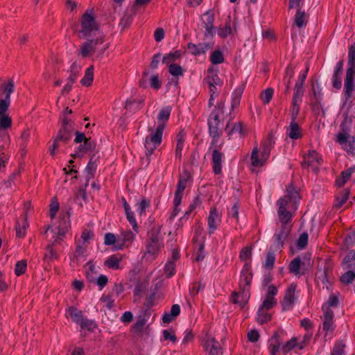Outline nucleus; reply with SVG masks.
<instances>
[{"mask_svg":"<svg viewBox=\"0 0 355 355\" xmlns=\"http://www.w3.org/2000/svg\"><path fill=\"white\" fill-rule=\"evenodd\" d=\"M355 76V72H354L353 69L347 70L346 77L345 79L344 89H345V96L346 101H348L351 96L352 91L354 89V78Z\"/></svg>","mask_w":355,"mask_h":355,"instance_id":"nucleus-20","label":"nucleus"},{"mask_svg":"<svg viewBox=\"0 0 355 355\" xmlns=\"http://www.w3.org/2000/svg\"><path fill=\"white\" fill-rule=\"evenodd\" d=\"M213 48V44L210 42H200L198 44L189 42L187 44V49L193 55H200L205 53L209 49Z\"/></svg>","mask_w":355,"mask_h":355,"instance_id":"nucleus-17","label":"nucleus"},{"mask_svg":"<svg viewBox=\"0 0 355 355\" xmlns=\"http://www.w3.org/2000/svg\"><path fill=\"white\" fill-rule=\"evenodd\" d=\"M268 310L259 307L257 311V322L260 324L267 322L271 319V315L267 312Z\"/></svg>","mask_w":355,"mask_h":355,"instance_id":"nucleus-47","label":"nucleus"},{"mask_svg":"<svg viewBox=\"0 0 355 355\" xmlns=\"http://www.w3.org/2000/svg\"><path fill=\"white\" fill-rule=\"evenodd\" d=\"M180 55L181 54L179 51L169 53L163 57L162 61L166 64H171L172 62L176 61L180 57Z\"/></svg>","mask_w":355,"mask_h":355,"instance_id":"nucleus-52","label":"nucleus"},{"mask_svg":"<svg viewBox=\"0 0 355 355\" xmlns=\"http://www.w3.org/2000/svg\"><path fill=\"white\" fill-rule=\"evenodd\" d=\"M252 280L251 266L249 263H245L241 272L239 292H234L231 297L234 304H239L241 308L245 306L250 298V286Z\"/></svg>","mask_w":355,"mask_h":355,"instance_id":"nucleus-3","label":"nucleus"},{"mask_svg":"<svg viewBox=\"0 0 355 355\" xmlns=\"http://www.w3.org/2000/svg\"><path fill=\"white\" fill-rule=\"evenodd\" d=\"M322 162V157L315 150H311L309 151L308 155L304 156V161L302 165L304 168L311 167L316 173Z\"/></svg>","mask_w":355,"mask_h":355,"instance_id":"nucleus-10","label":"nucleus"},{"mask_svg":"<svg viewBox=\"0 0 355 355\" xmlns=\"http://www.w3.org/2000/svg\"><path fill=\"white\" fill-rule=\"evenodd\" d=\"M258 153L259 150L257 147H255L254 148L251 155L252 165L256 167L263 166L266 162L265 160H263L262 157H259Z\"/></svg>","mask_w":355,"mask_h":355,"instance_id":"nucleus-44","label":"nucleus"},{"mask_svg":"<svg viewBox=\"0 0 355 355\" xmlns=\"http://www.w3.org/2000/svg\"><path fill=\"white\" fill-rule=\"evenodd\" d=\"M312 90H313V100L315 101L313 103L315 105H320L322 100L323 94L322 92V89L320 88L319 84L316 83L315 85H312Z\"/></svg>","mask_w":355,"mask_h":355,"instance_id":"nucleus-36","label":"nucleus"},{"mask_svg":"<svg viewBox=\"0 0 355 355\" xmlns=\"http://www.w3.org/2000/svg\"><path fill=\"white\" fill-rule=\"evenodd\" d=\"M275 141L272 135H270L267 141L263 145V149L261 151V157L265 162L268 159L270 153L272 146L274 144Z\"/></svg>","mask_w":355,"mask_h":355,"instance_id":"nucleus-32","label":"nucleus"},{"mask_svg":"<svg viewBox=\"0 0 355 355\" xmlns=\"http://www.w3.org/2000/svg\"><path fill=\"white\" fill-rule=\"evenodd\" d=\"M344 61L340 60L337 64L334 69V72L332 76L333 87L337 89L341 88L342 86V74L343 71Z\"/></svg>","mask_w":355,"mask_h":355,"instance_id":"nucleus-22","label":"nucleus"},{"mask_svg":"<svg viewBox=\"0 0 355 355\" xmlns=\"http://www.w3.org/2000/svg\"><path fill=\"white\" fill-rule=\"evenodd\" d=\"M348 68L347 70L353 69L355 72V44L349 47L348 53Z\"/></svg>","mask_w":355,"mask_h":355,"instance_id":"nucleus-42","label":"nucleus"},{"mask_svg":"<svg viewBox=\"0 0 355 355\" xmlns=\"http://www.w3.org/2000/svg\"><path fill=\"white\" fill-rule=\"evenodd\" d=\"M275 261V254L272 252H268L266 255L264 267L268 270L272 269L274 267Z\"/></svg>","mask_w":355,"mask_h":355,"instance_id":"nucleus-58","label":"nucleus"},{"mask_svg":"<svg viewBox=\"0 0 355 355\" xmlns=\"http://www.w3.org/2000/svg\"><path fill=\"white\" fill-rule=\"evenodd\" d=\"M224 157V153L219 150V149L216 148L212 150L211 163L213 171L216 175H219L222 172V162Z\"/></svg>","mask_w":355,"mask_h":355,"instance_id":"nucleus-18","label":"nucleus"},{"mask_svg":"<svg viewBox=\"0 0 355 355\" xmlns=\"http://www.w3.org/2000/svg\"><path fill=\"white\" fill-rule=\"evenodd\" d=\"M80 66L76 62H73L70 67V75L67 81L70 82V83H74L80 71Z\"/></svg>","mask_w":355,"mask_h":355,"instance_id":"nucleus-38","label":"nucleus"},{"mask_svg":"<svg viewBox=\"0 0 355 355\" xmlns=\"http://www.w3.org/2000/svg\"><path fill=\"white\" fill-rule=\"evenodd\" d=\"M27 226H28V223H27L26 219L23 222L22 226L20 225L19 222H17L15 230H16V235L17 237L21 238L25 236V230Z\"/></svg>","mask_w":355,"mask_h":355,"instance_id":"nucleus-62","label":"nucleus"},{"mask_svg":"<svg viewBox=\"0 0 355 355\" xmlns=\"http://www.w3.org/2000/svg\"><path fill=\"white\" fill-rule=\"evenodd\" d=\"M27 267V262L23 259L17 261L15 265V273L17 276H20L24 274Z\"/></svg>","mask_w":355,"mask_h":355,"instance_id":"nucleus-55","label":"nucleus"},{"mask_svg":"<svg viewBox=\"0 0 355 355\" xmlns=\"http://www.w3.org/2000/svg\"><path fill=\"white\" fill-rule=\"evenodd\" d=\"M159 234L158 230H151L148 233L149 238L146 242L145 256L152 259H155L162 247V241Z\"/></svg>","mask_w":355,"mask_h":355,"instance_id":"nucleus-8","label":"nucleus"},{"mask_svg":"<svg viewBox=\"0 0 355 355\" xmlns=\"http://www.w3.org/2000/svg\"><path fill=\"white\" fill-rule=\"evenodd\" d=\"M210 61L214 64H221L224 62V56L221 51L215 50L210 55Z\"/></svg>","mask_w":355,"mask_h":355,"instance_id":"nucleus-50","label":"nucleus"},{"mask_svg":"<svg viewBox=\"0 0 355 355\" xmlns=\"http://www.w3.org/2000/svg\"><path fill=\"white\" fill-rule=\"evenodd\" d=\"M165 272L168 277H172L175 272V263L173 261H168L164 268Z\"/></svg>","mask_w":355,"mask_h":355,"instance_id":"nucleus-63","label":"nucleus"},{"mask_svg":"<svg viewBox=\"0 0 355 355\" xmlns=\"http://www.w3.org/2000/svg\"><path fill=\"white\" fill-rule=\"evenodd\" d=\"M121 261V257L114 254L109 257L105 261V265L109 268L118 269L119 268V263Z\"/></svg>","mask_w":355,"mask_h":355,"instance_id":"nucleus-40","label":"nucleus"},{"mask_svg":"<svg viewBox=\"0 0 355 355\" xmlns=\"http://www.w3.org/2000/svg\"><path fill=\"white\" fill-rule=\"evenodd\" d=\"M354 279L355 270L352 269L347 271L340 277V281L345 284H349L352 283Z\"/></svg>","mask_w":355,"mask_h":355,"instance_id":"nucleus-51","label":"nucleus"},{"mask_svg":"<svg viewBox=\"0 0 355 355\" xmlns=\"http://www.w3.org/2000/svg\"><path fill=\"white\" fill-rule=\"evenodd\" d=\"M243 92V88L242 87H238L233 92L232 95L231 111L234 110V108L237 107L240 105ZM230 114L231 115V113H230Z\"/></svg>","mask_w":355,"mask_h":355,"instance_id":"nucleus-33","label":"nucleus"},{"mask_svg":"<svg viewBox=\"0 0 355 355\" xmlns=\"http://www.w3.org/2000/svg\"><path fill=\"white\" fill-rule=\"evenodd\" d=\"M225 103L220 101L217 107L211 113L208 119L209 134L210 136L222 135V131L219 130V112H223Z\"/></svg>","mask_w":355,"mask_h":355,"instance_id":"nucleus-9","label":"nucleus"},{"mask_svg":"<svg viewBox=\"0 0 355 355\" xmlns=\"http://www.w3.org/2000/svg\"><path fill=\"white\" fill-rule=\"evenodd\" d=\"M96 168H97L96 159H94V155H93L90 158V160L89 161L87 166L85 168V172L87 173V175H86L87 182L85 184V187L87 186L88 182L89 181V180H91L94 178Z\"/></svg>","mask_w":355,"mask_h":355,"instance_id":"nucleus-26","label":"nucleus"},{"mask_svg":"<svg viewBox=\"0 0 355 355\" xmlns=\"http://www.w3.org/2000/svg\"><path fill=\"white\" fill-rule=\"evenodd\" d=\"M274 90L272 88H268L263 91L260 97L263 104H268L272 98Z\"/></svg>","mask_w":355,"mask_h":355,"instance_id":"nucleus-57","label":"nucleus"},{"mask_svg":"<svg viewBox=\"0 0 355 355\" xmlns=\"http://www.w3.org/2000/svg\"><path fill=\"white\" fill-rule=\"evenodd\" d=\"M295 290L296 285L293 284H291L289 287L287 288L284 300L282 302L283 310L287 311L291 309V308L292 307V305L294 304L295 300Z\"/></svg>","mask_w":355,"mask_h":355,"instance_id":"nucleus-19","label":"nucleus"},{"mask_svg":"<svg viewBox=\"0 0 355 355\" xmlns=\"http://www.w3.org/2000/svg\"><path fill=\"white\" fill-rule=\"evenodd\" d=\"M336 141L348 153L355 154V137L354 136H350L345 132H340L337 135Z\"/></svg>","mask_w":355,"mask_h":355,"instance_id":"nucleus-11","label":"nucleus"},{"mask_svg":"<svg viewBox=\"0 0 355 355\" xmlns=\"http://www.w3.org/2000/svg\"><path fill=\"white\" fill-rule=\"evenodd\" d=\"M342 266L345 269L355 270V250H350L342 261Z\"/></svg>","mask_w":355,"mask_h":355,"instance_id":"nucleus-27","label":"nucleus"},{"mask_svg":"<svg viewBox=\"0 0 355 355\" xmlns=\"http://www.w3.org/2000/svg\"><path fill=\"white\" fill-rule=\"evenodd\" d=\"M53 244H49L46 247V253L44 256V260L50 262L58 258L57 252L53 249Z\"/></svg>","mask_w":355,"mask_h":355,"instance_id":"nucleus-48","label":"nucleus"},{"mask_svg":"<svg viewBox=\"0 0 355 355\" xmlns=\"http://www.w3.org/2000/svg\"><path fill=\"white\" fill-rule=\"evenodd\" d=\"M104 35L98 33L96 39L86 38L87 41L83 42L80 46V54L83 58L89 57L92 54L97 53V55H101L109 47V44H105L101 49L97 46L104 43Z\"/></svg>","mask_w":355,"mask_h":355,"instance_id":"nucleus-5","label":"nucleus"},{"mask_svg":"<svg viewBox=\"0 0 355 355\" xmlns=\"http://www.w3.org/2000/svg\"><path fill=\"white\" fill-rule=\"evenodd\" d=\"M287 135L292 139H298L302 137V130L297 121H291L287 128Z\"/></svg>","mask_w":355,"mask_h":355,"instance_id":"nucleus-24","label":"nucleus"},{"mask_svg":"<svg viewBox=\"0 0 355 355\" xmlns=\"http://www.w3.org/2000/svg\"><path fill=\"white\" fill-rule=\"evenodd\" d=\"M12 125V119L8 114L0 115V129L6 130Z\"/></svg>","mask_w":355,"mask_h":355,"instance_id":"nucleus-54","label":"nucleus"},{"mask_svg":"<svg viewBox=\"0 0 355 355\" xmlns=\"http://www.w3.org/2000/svg\"><path fill=\"white\" fill-rule=\"evenodd\" d=\"M81 28L79 31L80 38L86 39L92 36H96V33H99V25L94 16V10H87L82 16L80 21Z\"/></svg>","mask_w":355,"mask_h":355,"instance_id":"nucleus-4","label":"nucleus"},{"mask_svg":"<svg viewBox=\"0 0 355 355\" xmlns=\"http://www.w3.org/2000/svg\"><path fill=\"white\" fill-rule=\"evenodd\" d=\"M73 132V121L71 118L65 116L64 119H62L61 128L54 139L59 143L67 144L71 140Z\"/></svg>","mask_w":355,"mask_h":355,"instance_id":"nucleus-7","label":"nucleus"},{"mask_svg":"<svg viewBox=\"0 0 355 355\" xmlns=\"http://www.w3.org/2000/svg\"><path fill=\"white\" fill-rule=\"evenodd\" d=\"M208 76L205 78V82L208 85H218L220 83V79L218 74L214 73L211 69H208Z\"/></svg>","mask_w":355,"mask_h":355,"instance_id":"nucleus-39","label":"nucleus"},{"mask_svg":"<svg viewBox=\"0 0 355 355\" xmlns=\"http://www.w3.org/2000/svg\"><path fill=\"white\" fill-rule=\"evenodd\" d=\"M3 89L6 94L4 99L10 101V94L15 91V83L12 78L8 80L7 84L4 85Z\"/></svg>","mask_w":355,"mask_h":355,"instance_id":"nucleus-49","label":"nucleus"},{"mask_svg":"<svg viewBox=\"0 0 355 355\" xmlns=\"http://www.w3.org/2000/svg\"><path fill=\"white\" fill-rule=\"evenodd\" d=\"M171 112L170 107H163L157 116V126L155 129L148 128L149 135L145 139V157L142 158L143 162L148 165L150 163V157L153 153L155 149L162 144L164 130L169 119Z\"/></svg>","mask_w":355,"mask_h":355,"instance_id":"nucleus-1","label":"nucleus"},{"mask_svg":"<svg viewBox=\"0 0 355 355\" xmlns=\"http://www.w3.org/2000/svg\"><path fill=\"white\" fill-rule=\"evenodd\" d=\"M168 71L172 76L175 77H178L183 75L182 68L177 64H170L168 66Z\"/></svg>","mask_w":355,"mask_h":355,"instance_id":"nucleus-56","label":"nucleus"},{"mask_svg":"<svg viewBox=\"0 0 355 355\" xmlns=\"http://www.w3.org/2000/svg\"><path fill=\"white\" fill-rule=\"evenodd\" d=\"M232 33V28H231V18L229 16L226 19L225 23V26L223 27H220L218 29V35L221 38H225L227 35Z\"/></svg>","mask_w":355,"mask_h":355,"instance_id":"nucleus-35","label":"nucleus"},{"mask_svg":"<svg viewBox=\"0 0 355 355\" xmlns=\"http://www.w3.org/2000/svg\"><path fill=\"white\" fill-rule=\"evenodd\" d=\"M287 194L277 201L279 205L278 216L282 225H287L292 215L288 209H297L300 200V195L293 185H289L286 189Z\"/></svg>","mask_w":355,"mask_h":355,"instance_id":"nucleus-2","label":"nucleus"},{"mask_svg":"<svg viewBox=\"0 0 355 355\" xmlns=\"http://www.w3.org/2000/svg\"><path fill=\"white\" fill-rule=\"evenodd\" d=\"M306 14L304 11H302L300 9H298L296 12L295 16V24L299 27L302 28L306 24V21L305 19Z\"/></svg>","mask_w":355,"mask_h":355,"instance_id":"nucleus-46","label":"nucleus"},{"mask_svg":"<svg viewBox=\"0 0 355 355\" xmlns=\"http://www.w3.org/2000/svg\"><path fill=\"white\" fill-rule=\"evenodd\" d=\"M354 171V168H349L343 171L341 173V176L336 179V184L338 187H343L349 179Z\"/></svg>","mask_w":355,"mask_h":355,"instance_id":"nucleus-37","label":"nucleus"},{"mask_svg":"<svg viewBox=\"0 0 355 355\" xmlns=\"http://www.w3.org/2000/svg\"><path fill=\"white\" fill-rule=\"evenodd\" d=\"M322 309L323 311L322 329L323 331H326L327 334L328 332H332L334 329V311L330 308L326 306H322Z\"/></svg>","mask_w":355,"mask_h":355,"instance_id":"nucleus-13","label":"nucleus"},{"mask_svg":"<svg viewBox=\"0 0 355 355\" xmlns=\"http://www.w3.org/2000/svg\"><path fill=\"white\" fill-rule=\"evenodd\" d=\"M69 213L67 211L60 219L58 229V233L60 236H64L67 230L70 227Z\"/></svg>","mask_w":355,"mask_h":355,"instance_id":"nucleus-28","label":"nucleus"},{"mask_svg":"<svg viewBox=\"0 0 355 355\" xmlns=\"http://www.w3.org/2000/svg\"><path fill=\"white\" fill-rule=\"evenodd\" d=\"M211 137V141L210 143V146H209V150H211V149H219V150H220V149L222 148L223 144H224V142L223 141H220V138L221 137V135H215V136H210Z\"/></svg>","mask_w":355,"mask_h":355,"instance_id":"nucleus-53","label":"nucleus"},{"mask_svg":"<svg viewBox=\"0 0 355 355\" xmlns=\"http://www.w3.org/2000/svg\"><path fill=\"white\" fill-rule=\"evenodd\" d=\"M68 311L73 321L79 324L84 318L82 314V311H78L73 306L69 307Z\"/></svg>","mask_w":355,"mask_h":355,"instance_id":"nucleus-45","label":"nucleus"},{"mask_svg":"<svg viewBox=\"0 0 355 355\" xmlns=\"http://www.w3.org/2000/svg\"><path fill=\"white\" fill-rule=\"evenodd\" d=\"M204 347L207 350L209 349V355H223L222 348L214 338H209L205 341Z\"/></svg>","mask_w":355,"mask_h":355,"instance_id":"nucleus-23","label":"nucleus"},{"mask_svg":"<svg viewBox=\"0 0 355 355\" xmlns=\"http://www.w3.org/2000/svg\"><path fill=\"white\" fill-rule=\"evenodd\" d=\"M219 218L218 213L216 209L212 208L210 210L209 215L208 216L207 223L209 227V233L211 234L217 228V220Z\"/></svg>","mask_w":355,"mask_h":355,"instance_id":"nucleus-25","label":"nucleus"},{"mask_svg":"<svg viewBox=\"0 0 355 355\" xmlns=\"http://www.w3.org/2000/svg\"><path fill=\"white\" fill-rule=\"evenodd\" d=\"M308 71L309 67H306V70L299 76L298 80L296 82L295 85V92L293 97L299 98L300 101H301L302 97L304 95V85L307 76Z\"/></svg>","mask_w":355,"mask_h":355,"instance_id":"nucleus-21","label":"nucleus"},{"mask_svg":"<svg viewBox=\"0 0 355 355\" xmlns=\"http://www.w3.org/2000/svg\"><path fill=\"white\" fill-rule=\"evenodd\" d=\"M189 178L190 175L188 172H185L184 175L180 176L174 196L175 197V203L178 205L181 204L183 193L185 188L187 187V182Z\"/></svg>","mask_w":355,"mask_h":355,"instance_id":"nucleus-15","label":"nucleus"},{"mask_svg":"<svg viewBox=\"0 0 355 355\" xmlns=\"http://www.w3.org/2000/svg\"><path fill=\"white\" fill-rule=\"evenodd\" d=\"M137 211L139 215L141 216L144 213H145L146 208L150 206V202L144 198L141 200V202L137 203Z\"/></svg>","mask_w":355,"mask_h":355,"instance_id":"nucleus-64","label":"nucleus"},{"mask_svg":"<svg viewBox=\"0 0 355 355\" xmlns=\"http://www.w3.org/2000/svg\"><path fill=\"white\" fill-rule=\"evenodd\" d=\"M290 233L289 227L286 225H281V227L277 230L274 236V243L277 248L283 247L284 242L287 240Z\"/></svg>","mask_w":355,"mask_h":355,"instance_id":"nucleus-14","label":"nucleus"},{"mask_svg":"<svg viewBox=\"0 0 355 355\" xmlns=\"http://www.w3.org/2000/svg\"><path fill=\"white\" fill-rule=\"evenodd\" d=\"M334 264L331 259H327L324 261L323 264L318 266L315 272V281L319 284L321 283L323 285V288L329 290L331 282L334 279L333 269Z\"/></svg>","mask_w":355,"mask_h":355,"instance_id":"nucleus-6","label":"nucleus"},{"mask_svg":"<svg viewBox=\"0 0 355 355\" xmlns=\"http://www.w3.org/2000/svg\"><path fill=\"white\" fill-rule=\"evenodd\" d=\"M277 304V300L275 297H266L263 300L262 304L260 306L261 308H263L266 310H269L272 309Z\"/></svg>","mask_w":355,"mask_h":355,"instance_id":"nucleus-59","label":"nucleus"},{"mask_svg":"<svg viewBox=\"0 0 355 355\" xmlns=\"http://www.w3.org/2000/svg\"><path fill=\"white\" fill-rule=\"evenodd\" d=\"M345 345L341 341L336 343L333 348L331 355H343Z\"/></svg>","mask_w":355,"mask_h":355,"instance_id":"nucleus-60","label":"nucleus"},{"mask_svg":"<svg viewBox=\"0 0 355 355\" xmlns=\"http://www.w3.org/2000/svg\"><path fill=\"white\" fill-rule=\"evenodd\" d=\"M225 130L230 137L234 133H239L240 135L245 134L242 128V123L241 122L235 123L232 126H231L230 122H228L225 127Z\"/></svg>","mask_w":355,"mask_h":355,"instance_id":"nucleus-30","label":"nucleus"},{"mask_svg":"<svg viewBox=\"0 0 355 355\" xmlns=\"http://www.w3.org/2000/svg\"><path fill=\"white\" fill-rule=\"evenodd\" d=\"M94 68L92 65L86 69L84 77L80 80L83 86L89 87L92 85L94 80Z\"/></svg>","mask_w":355,"mask_h":355,"instance_id":"nucleus-31","label":"nucleus"},{"mask_svg":"<svg viewBox=\"0 0 355 355\" xmlns=\"http://www.w3.org/2000/svg\"><path fill=\"white\" fill-rule=\"evenodd\" d=\"M299 98L293 97L292 99V107L291 109V121H296L297 116L300 112V107L298 104Z\"/></svg>","mask_w":355,"mask_h":355,"instance_id":"nucleus-41","label":"nucleus"},{"mask_svg":"<svg viewBox=\"0 0 355 355\" xmlns=\"http://www.w3.org/2000/svg\"><path fill=\"white\" fill-rule=\"evenodd\" d=\"M302 266L301 259L297 257L294 258L288 265L289 272L295 275H300V268Z\"/></svg>","mask_w":355,"mask_h":355,"instance_id":"nucleus-34","label":"nucleus"},{"mask_svg":"<svg viewBox=\"0 0 355 355\" xmlns=\"http://www.w3.org/2000/svg\"><path fill=\"white\" fill-rule=\"evenodd\" d=\"M184 130H181L176 137L177 144L175 148V157L179 159H181L182 155V153L184 147Z\"/></svg>","mask_w":355,"mask_h":355,"instance_id":"nucleus-29","label":"nucleus"},{"mask_svg":"<svg viewBox=\"0 0 355 355\" xmlns=\"http://www.w3.org/2000/svg\"><path fill=\"white\" fill-rule=\"evenodd\" d=\"M349 194V190L348 189H343L340 195L336 198V202L335 206L337 208L341 207L348 200Z\"/></svg>","mask_w":355,"mask_h":355,"instance_id":"nucleus-43","label":"nucleus"},{"mask_svg":"<svg viewBox=\"0 0 355 355\" xmlns=\"http://www.w3.org/2000/svg\"><path fill=\"white\" fill-rule=\"evenodd\" d=\"M355 243V233L352 232L350 234H348L343 241L344 247L346 249H349V248L352 247Z\"/></svg>","mask_w":355,"mask_h":355,"instance_id":"nucleus-61","label":"nucleus"},{"mask_svg":"<svg viewBox=\"0 0 355 355\" xmlns=\"http://www.w3.org/2000/svg\"><path fill=\"white\" fill-rule=\"evenodd\" d=\"M215 19L214 14L212 11H207L202 17L201 20L205 28V37H213L215 35L214 28V21Z\"/></svg>","mask_w":355,"mask_h":355,"instance_id":"nucleus-12","label":"nucleus"},{"mask_svg":"<svg viewBox=\"0 0 355 355\" xmlns=\"http://www.w3.org/2000/svg\"><path fill=\"white\" fill-rule=\"evenodd\" d=\"M96 146V141L91 138L86 139L83 144L82 143L77 148V150L74 154L71 155L73 158L82 157V155L87 152L95 150Z\"/></svg>","mask_w":355,"mask_h":355,"instance_id":"nucleus-16","label":"nucleus"}]
</instances>
